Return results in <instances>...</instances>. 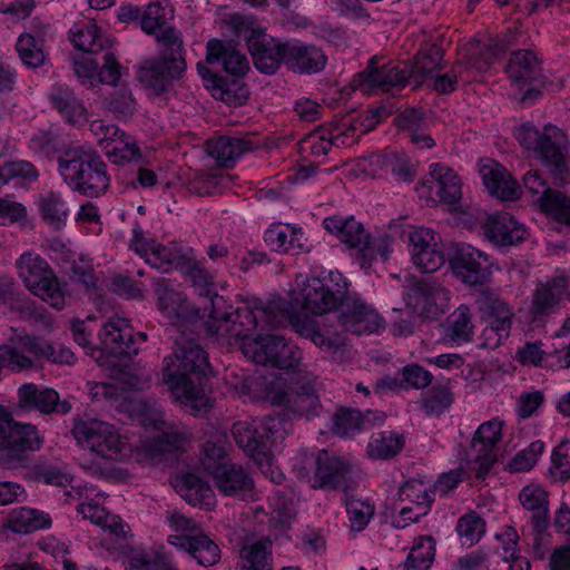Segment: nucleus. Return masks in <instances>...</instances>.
Here are the masks:
<instances>
[{
    "label": "nucleus",
    "instance_id": "f257e3e1",
    "mask_svg": "<svg viewBox=\"0 0 570 570\" xmlns=\"http://www.w3.org/2000/svg\"><path fill=\"white\" fill-rule=\"evenodd\" d=\"M215 320L217 321L215 332L239 341L244 355L255 363L289 368L302 358L301 351L287 344L283 337L263 335V331L278 324L265 308L243 307L238 308L234 315L215 316Z\"/></svg>",
    "mask_w": 570,
    "mask_h": 570
},
{
    "label": "nucleus",
    "instance_id": "f03ea898",
    "mask_svg": "<svg viewBox=\"0 0 570 570\" xmlns=\"http://www.w3.org/2000/svg\"><path fill=\"white\" fill-rule=\"evenodd\" d=\"M141 385L136 375L124 374L114 383L96 384L95 393L112 400L119 411L128 413L134 421L150 432L153 439L138 449L137 458L140 462L157 464L167 453L180 449L185 439L161 419V413L156 407L140 399L138 391Z\"/></svg>",
    "mask_w": 570,
    "mask_h": 570
},
{
    "label": "nucleus",
    "instance_id": "7ed1b4c3",
    "mask_svg": "<svg viewBox=\"0 0 570 570\" xmlns=\"http://www.w3.org/2000/svg\"><path fill=\"white\" fill-rule=\"evenodd\" d=\"M297 287L299 288L293 291L286 309L291 324L298 334L309 337L318 347H333V342L315 330L309 316L334 309L338 299L346 293V281L338 272H330L322 278L301 277L297 279Z\"/></svg>",
    "mask_w": 570,
    "mask_h": 570
},
{
    "label": "nucleus",
    "instance_id": "20e7f679",
    "mask_svg": "<svg viewBox=\"0 0 570 570\" xmlns=\"http://www.w3.org/2000/svg\"><path fill=\"white\" fill-rule=\"evenodd\" d=\"M208 367L205 352L196 344L176 351L165 360L163 380L174 397L189 406L196 414L206 411L209 401L203 389L205 371Z\"/></svg>",
    "mask_w": 570,
    "mask_h": 570
},
{
    "label": "nucleus",
    "instance_id": "39448f33",
    "mask_svg": "<svg viewBox=\"0 0 570 570\" xmlns=\"http://www.w3.org/2000/svg\"><path fill=\"white\" fill-rule=\"evenodd\" d=\"M72 434L85 452L81 466L94 473H105L129 450L126 438L112 424L98 419L77 421Z\"/></svg>",
    "mask_w": 570,
    "mask_h": 570
},
{
    "label": "nucleus",
    "instance_id": "423d86ee",
    "mask_svg": "<svg viewBox=\"0 0 570 570\" xmlns=\"http://www.w3.org/2000/svg\"><path fill=\"white\" fill-rule=\"evenodd\" d=\"M285 420L283 417L255 419L250 422H237L233 426L236 443L244 452L253 458L262 473L273 482L279 483L283 472L274 465L269 449L285 436Z\"/></svg>",
    "mask_w": 570,
    "mask_h": 570
},
{
    "label": "nucleus",
    "instance_id": "0eeeda50",
    "mask_svg": "<svg viewBox=\"0 0 570 570\" xmlns=\"http://www.w3.org/2000/svg\"><path fill=\"white\" fill-rule=\"evenodd\" d=\"M58 169L69 187L87 196H98L109 186L106 165L90 147L68 149L60 157Z\"/></svg>",
    "mask_w": 570,
    "mask_h": 570
},
{
    "label": "nucleus",
    "instance_id": "6e6552de",
    "mask_svg": "<svg viewBox=\"0 0 570 570\" xmlns=\"http://www.w3.org/2000/svg\"><path fill=\"white\" fill-rule=\"evenodd\" d=\"M229 23L247 43L255 67L264 73H274L282 62L287 63L288 42L266 35L265 28L249 16L235 13Z\"/></svg>",
    "mask_w": 570,
    "mask_h": 570
},
{
    "label": "nucleus",
    "instance_id": "1a4fd4ad",
    "mask_svg": "<svg viewBox=\"0 0 570 570\" xmlns=\"http://www.w3.org/2000/svg\"><path fill=\"white\" fill-rule=\"evenodd\" d=\"M514 136L525 149L538 154L556 180L562 183L567 179L570 165L564 153L567 139L561 129L547 126L541 134L532 125L523 124L515 128Z\"/></svg>",
    "mask_w": 570,
    "mask_h": 570
},
{
    "label": "nucleus",
    "instance_id": "9d476101",
    "mask_svg": "<svg viewBox=\"0 0 570 570\" xmlns=\"http://www.w3.org/2000/svg\"><path fill=\"white\" fill-rule=\"evenodd\" d=\"M19 278L26 288L57 309L67 302L66 285L61 284L50 265L40 255L26 252L16 261Z\"/></svg>",
    "mask_w": 570,
    "mask_h": 570
},
{
    "label": "nucleus",
    "instance_id": "9b49d317",
    "mask_svg": "<svg viewBox=\"0 0 570 570\" xmlns=\"http://www.w3.org/2000/svg\"><path fill=\"white\" fill-rule=\"evenodd\" d=\"M416 193L429 207L443 204L454 210L462 198V180L452 168L433 163L428 176L416 187Z\"/></svg>",
    "mask_w": 570,
    "mask_h": 570
},
{
    "label": "nucleus",
    "instance_id": "f8f14e48",
    "mask_svg": "<svg viewBox=\"0 0 570 570\" xmlns=\"http://www.w3.org/2000/svg\"><path fill=\"white\" fill-rule=\"evenodd\" d=\"M98 337L100 344L97 348L104 357L98 363L108 366L117 365L125 356L137 354L136 341L145 342L147 338L141 332L134 336L129 321L120 316L109 318L99 331Z\"/></svg>",
    "mask_w": 570,
    "mask_h": 570
},
{
    "label": "nucleus",
    "instance_id": "ddd939ff",
    "mask_svg": "<svg viewBox=\"0 0 570 570\" xmlns=\"http://www.w3.org/2000/svg\"><path fill=\"white\" fill-rule=\"evenodd\" d=\"M42 442L43 438L36 426L14 422L11 414L0 405V450L9 468H17L20 463L19 454L39 450Z\"/></svg>",
    "mask_w": 570,
    "mask_h": 570
},
{
    "label": "nucleus",
    "instance_id": "4468645a",
    "mask_svg": "<svg viewBox=\"0 0 570 570\" xmlns=\"http://www.w3.org/2000/svg\"><path fill=\"white\" fill-rule=\"evenodd\" d=\"M203 465L213 475L218 490L225 495H236L243 499L252 497L253 480L243 468L228 463L222 450L209 452L205 448Z\"/></svg>",
    "mask_w": 570,
    "mask_h": 570
},
{
    "label": "nucleus",
    "instance_id": "2eb2a0df",
    "mask_svg": "<svg viewBox=\"0 0 570 570\" xmlns=\"http://www.w3.org/2000/svg\"><path fill=\"white\" fill-rule=\"evenodd\" d=\"M90 130L110 161L125 165L140 159L141 151L137 141L116 125L94 120Z\"/></svg>",
    "mask_w": 570,
    "mask_h": 570
},
{
    "label": "nucleus",
    "instance_id": "dca6fc26",
    "mask_svg": "<svg viewBox=\"0 0 570 570\" xmlns=\"http://www.w3.org/2000/svg\"><path fill=\"white\" fill-rule=\"evenodd\" d=\"M450 266L455 277L470 286L482 285L492 274L489 256L469 244L456 246Z\"/></svg>",
    "mask_w": 570,
    "mask_h": 570
},
{
    "label": "nucleus",
    "instance_id": "f3484780",
    "mask_svg": "<svg viewBox=\"0 0 570 570\" xmlns=\"http://www.w3.org/2000/svg\"><path fill=\"white\" fill-rule=\"evenodd\" d=\"M302 465H295L298 474L306 476L312 488H332L337 478L345 471L344 461L327 451L303 453L299 458Z\"/></svg>",
    "mask_w": 570,
    "mask_h": 570
},
{
    "label": "nucleus",
    "instance_id": "a211bd4d",
    "mask_svg": "<svg viewBox=\"0 0 570 570\" xmlns=\"http://www.w3.org/2000/svg\"><path fill=\"white\" fill-rule=\"evenodd\" d=\"M409 252L413 265L424 273L439 271L445 262L439 236L431 228L417 227L410 232Z\"/></svg>",
    "mask_w": 570,
    "mask_h": 570
},
{
    "label": "nucleus",
    "instance_id": "6ab92c4d",
    "mask_svg": "<svg viewBox=\"0 0 570 570\" xmlns=\"http://www.w3.org/2000/svg\"><path fill=\"white\" fill-rule=\"evenodd\" d=\"M400 500L403 505L394 524L405 528L429 513L433 501L432 483L423 479L406 481L400 489Z\"/></svg>",
    "mask_w": 570,
    "mask_h": 570
},
{
    "label": "nucleus",
    "instance_id": "aec40b11",
    "mask_svg": "<svg viewBox=\"0 0 570 570\" xmlns=\"http://www.w3.org/2000/svg\"><path fill=\"white\" fill-rule=\"evenodd\" d=\"M483 318L488 323L482 331L481 346L497 348L509 336L512 325V311L510 306L497 298H487L481 305Z\"/></svg>",
    "mask_w": 570,
    "mask_h": 570
},
{
    "label": "nucleus",
    "instance_id": "412c9836",
    "mask_svg": "<svg viewBox=\"0 0 570 570\" xmlns=\"http://www.w3.org/2000/svg\"><path fill=\"white\" fill-rule=\"evenodd\" d=\"M386 170H391L396 180L407 181L414 176L416 165L409 158L395 154L372 155L358 159L351 173L354 176L376 177Z\"/></svg>",
    "mask_w": 570,
    "mask_h": 570
},
{
    "label": "nucleus",
    "instance_id": "4be33fe9",
    "mask_svg": "<svg viewBox=\"0 0 570 570\" xmlns=\"http://www.w3.org/2000/svg\"><path fill=\"white\" fill-rule=\"evenodd\" d=\"M129 247L155 268L168 271L170 266H174L184 269L183 261L186 255H183L177 248L161 247L155 240L145 238L139 226H135L132 229Z\"/></svg>",
    "mask_w": 570,
    "mask_h": 570
},
{
    "label": "nucleus",
    "instance_id": "5701e85b",
    "mask_svg": "<svg viewBox=\"0 0 570 570\" xmlns=\"http://www.w3.org/2000/svg\"><path fill=\"white\" fill-rule=\"evenodd\" d=\"M478 173L487 190L502 200H515L521 195L518 183L510 173L492 158H481Z\"/></svg>",
    "mask_w": 570,
    "mask_h": 570
},
{
    "label": "nucleus",
    "instance_id": "b1692460",
    "mask_svg": "<svg viewBox=\"0 0 570 570\" xmlns=\"http://www.w3.org/2000/svg\"><path fill=\"white\" fill-rule=\"evenodd\" d=\"M502 426L501 420L492 419L482 423L475 431L472 448L478 453L473 462L476 478H483L489 471L493 462L492 451L502 436Z\"/></svg>",
    "mask_w": 570,
    "mask_h": 570
},
{
    "label": "nucleus",
    "instance_id": "393cba45",
    "mask_svg": "<svg viewBox=\"0 0 570 570\" xmlns=\"http://www.w3.org/2000/svg\"><path fill=\"white\" fill-rule=\"evenodd\" d=\"M183 49L177 52L170 50V57L164 53L163 61L154 59L146 60L141 63L138 70V78L140 82L151 89H161L165 85L167 77H178L186 69V63L183 58Z\"/></svg>",
    "mask_w": 570,
    "mask_h": 570
},
{
    "label": "nucleus",
    "instance_id": "a878e982",
    "mask_svg": "<svg viewBox=\"0 0 570 570\" xmlns=\"http://www.w3.org/2000/svg\"><path fill=\"white\" fill-rule=\"evenodd\" d=\"M372 58L367 69L352 80V88L365 95H372L376 90H389L406 82L409 75L396 67L376 68Z\"/></svg>",
    "mask_w": 570,
    "mask_h": 570
},
{
    "label": "nucleus",
    "instance_id": "bb28decb",
    "mask_svg": "<svg viewBox=\"0 0 570 570\" xmlns=\"http://www.w3.org/2000/svg\"><path fill=\"white\" fill-rule=\"evenodd\" d=\"M484 233L497 246H514L528 237L527 227L509 214L489 216Z\"/></svg>",
    "mask_w": 570,
    "mask_h": 570
},
{
    "label": "nucleus",
    "instance_id": "cd10ccee",
    "mask_svg": "<svg viewBox=\"0 0 570 570\" xmlns=\"http://www.w3.org/2000/svg\"><path fill=\"white\" fill-rule=\"evenodd\" d=\"M167 541L170 546L188 552L199 564L205 567L215 564L220 558L218 546L205 534H170Z\"/></svg>",
    "mask_w": 570,
    "mask_h": 570
},
{
    "label": "nucleus",
    "instance_id": "c85d7f7f",
    "mask_svg": "<svg viewBox=\"0 0 570 570\" xmlns=\"http://www.w3.org/2000/svg\"><path fill=\"white\" fill-rule=\"evenodd\" d=\"M141 29L156 37L158 42L168 47V50L179 51L181 40L179 33L166 26V11L160 3L148 4L141 16Z\"/></svg>",
    "mask_w": 570,
    "mask_h": 570
},
{
    "label": "nucleus",
    "instance_id": "c756f323",
    "mask_svg": "<svg viewBox=\"0 0 570 570\" xmlns=\"http://www.w3.org/2000/svg\"><path fill=\"white\" fill-rule=\"evenodd\" d=\"M19 407L23 410H39L42 413L56 411L67 413L71 406L68 402L59 403V395L52 389L39 390L35 384H24L18 390Z\"/></svg>",
    "mask_w": 570,
    "mask_h": 570
},
{
    "label": "nucleus",
    "instance_id": "7c9ffc66",
    "mask_svg": "<svg viewBox=\"0 0 570 570\" xmlns=\"http://www.w3.org/2000/svg\"><path fill=\"white\" fill-rule=\"evenodd\" d=\"M450 294L440 286L420 287L409 295V305L425 318H438L449 306Z\"/></svg>",
    "mask_w": 570,
    "mask_h": 570
},
{
    "label": "nucleus",
    "instance_id": "2f4dec72",
    "mask_svg": "<svg viewBox=\"0 0 570 570\" xmlns=\"http://www.w3.org/2000/svg\"><path fill=\"white\" fill-rule=\"evenodd\" d=\"M77 512L82 519L89 520L92 524L100 527L106 534L116 539H125L130 534V527L120 517L110 514L94 501L80 503L77 507Z\"/></svg>",
    "mask_w": 570,
    "mask_h": 570
},
{
    "label": "nucleus",
    "instance_id": "473e14b6",
    "mask_svg": "<svg viewBox=\"0 0 570 570\" xmlns=\"http://www.w3.org/2000/svg\"><path fill=\"white\" fill-rule=\"evenodd\" d=\"M173 485L177 493L190 505L210 509L215 504V494L210 487L195 474L176 476Z\"/></svg>",
    "mask_w": 570,
    "mask_h": 570
},
{
    "label": "nucleus",
    "instance_id": "72a5a7b5",
    "mask_svg": "<svg viewBox=\"0 0 570 570\" xmlns=\"http://www.w3.org/2000/svg\"><path fill=\"white\" fill-rule=\"evenodd\" d=\"M51 527V518L48 513L27 507L12 509L2 528L16 533H30Z\"/></svg>",
    "mask_w": 570,
    "mask_h": 570
},
{
    "label": "nucleus",
    "instance_id": "f704fd0d",
    "mask_svg": "<svg viewBox=\"0 0 570 570\" xmlns=\"http://www.w3.org/2000/svg\"><path fill=\"white\" fill-rule=\"evenodd\" d=\"M223 60L225 70L234 76H244L249 70V63L242 52L230 45L218 39H212L207 43L206 62L213 63Z\"/></svg>",
    "mask_w": 570,
    "mask_h": 570
},
{
    "label": "nucleus",
    "instance_id": "c9c22d12",
    "mask_svg": "<svg viewBox=\"0 0 570 570\" xmlns=\"http://www.w3.org/2000/svg\"><path fill=\"white\" fill-rule=\"evenodd\" d=\"M567 296L568 282L564 276H557L537 286L532 308L537 314L548 313L559 306Z\"/></svg>",
    "mask_w": 570,
    "mask_h": 570
},
{
    "label": "nucleus",
    "instance_id": "e433bc0d",
    "mask_svg": "<svg viewBox=\"0 0 570 570\" xmlns=\"http://www.w3.org/2000/svg\"><path fill=\"white\" fill-rule=\"evenodd\" d=\"M325 229L351 248L363 247L366 235L362 225L354 217L331 216L324 219Z\"/></svg>",
    "mask_w": 570,
    "mask_h": 570
},
{
    "label": "nucleus",
    "instance_id": "4c0bfd02",
    "mask_svg": "<svg viewBox=\"0 0 570 570\" xmlns=\"http://www.w3.org/2000/svg\"><path fill=\"white\" fill-rule=\"evenodd\" d=\"M268 540L247 541L239 550L236 570H273Z\"/></svg>",
    "mask_w": 570,
    "mask_h": 570
},
{
    "label": "nucleus",
    "instance_id": "58836bf2",
    "mask_svg": "<svg viewBox=\"0 0 570 570\" xmlns=\"http://www.w3.org/2000/svg\"><path fill=\"white\" fill-rule=\"evenodd\" d=\"M38 207L42 219L51 227H63L69 217V206L59 191L48 190L38 198Z\"/></svg>",
    "mask_w": 570,
    "mask_h": 570
},
{
    "label": "nucleus",
    "instance_id": "ea45409f",
    "mask_svg": "<svg viewBox=\"0 0 570 570\" xmlns=\"http://www.w3.org/2000/svg\"><path fill=\"white\" fill-rule=\"evenodd\" d=\"M304 233L302 228L291 224H273L264 234L265 243L276 252L303 247Z\"/></svg>",
    "mask_w": 570,
    "mask_h": 570
},
{
    "label": "nucleus",
    "instance_id": "a19ab883",
    "mask_svg": "<svg viewBox=\"0 0 570 570\" xmlns=\"http://www.w3.org/2000/svg\"><path fill=\"white\" fill-rule=\"evenodd\" d=\"M382 413L366 412L362 414L357 410L341 409L334 416L333 429L341 436H348L365 428L370 423H382Z\"/></svg>",
    "mask_w": 570,
    "mask_h": 570
},
{
    "label": "nucleus",
    "instance_id": "79ce46f5",
    "mask_svg": "<svg viewBox=\"0 0 570 570\" xmlns=\"http://www.w3.org/2000/svg\"><path fill=\"white\" fill-rule=\"evenodd\" d=\"M287 63L301 72H317L326 65V56L314 46L288 43Z\"/></svg>",
    "mask_w": 570,
    "mask_h": 570
},
{
    "label": "nucleus",
    "instance_id": "37998d69",
    "mask_svg": "<svg viewBox=\"0 0 570 570\" xmlns=\"http://www.w3.org/2000/svg\"><path fill=\"white\" fill-rule=\"evenodd\" d=\"M23 351L31 358V366L35 360L47 358L55 363L72 365L76 357L72 351L66 346L56 348L53 345L33 337L23 340Z\"/></svg>",
    "mask_w": 570,
    "mask_h": 570
},
{
    "label": "nucleus",
    "instance_id": "c03bdc74",
    "mask_svg": "<svg viewBox=\"0 0 570 570\" xmlns=\"http://www.w3.org/2000/svg\"><path fill=\"white\" fill-rule=\"evenodd\" d=\"M519 501L522 508L531 513L537 525L548 521V494L541 485L531 483L523 487L519 493Z\"/></svg>",
    "mask_w": 570,
    "mask_h": 570
},
{
    "label": "nucleus",
    "instance_id": "a18cd8bd",
    "mask_svg": "<svg viewBox=\"0 0 570 570\" xmlns=\"http://www.w3.org/2000/svg\"><path fill=\"white\" fill-rule=\"evenodd\" d=\"M343 326L355 334H373L383 328L382 318L366 305H360L344 316Z\"/></svg>",
    "mask_w": 570,
    "mask_h": 570
},
{
    "label": "nucleus",
    "instance_id": "49530a36",
    "mask_svg": "<svg viewBox=\"0 0 570 570\" xmlns=\"http://www.w3.org/2000/svg\"><path fill=\"white\" fill-rule=\"evenodd\" d=\"M449 340L461 345L471 341L474 334L472 313L466 305H460L448 318L445 330Z\"/></svg>",
    "mask_w": 570,
    "mask_h": 570
},
{
    "label": "nucleus",
    "instance_id": "de8ad7c7",
    "mask_svg": "<svg viewBox=\"0 0 570 570\" xmlns=\"http://www.w3.org/2000/svg\"><path fill=\"white\" fill-rule=\"evenodd\" d=\"M197 69L205 87L212 92L214 98L219 99L228 105H235L239 102V100L245 99V90L238 82L233 83L237 90V94H233L229 88H226L224 80L212 73L205 63L199 62L197 65Z\"/></svg>",
    "mask_w": 570,
    "mask_h": 570
},
{
    "label": "nucleus",
    "instance_id": "09e8293b",
    "mask_svg": "<svg viewBox=\"0 0 570 570\" xmlns=\"http://www.w3.org/2000/svg\"><path fill=\"white\" fill-rule=\"evenodd\" d=\"M404 443L402 434L394 431H383L372 435L367 444V454L373 459L387 460L401 452Z\"/></svg>",
    "mask_w": 570,
    "mask_h": 570
},
{
    "label": "nucleus",
    "instance_id": "8fccbe9b",
    "mask_svg": "<svg viewBox=\"0 0 570 570\" xmlns=\"http://www.w3.org/2000/svg\"><path fill=\"white\" fill-rule=\"evenodd\" d=\"M271 402L276 405L288 404L299 415L311 417L318 413L320 402L313 391L287 392L285 395H268Z\"/></svg>",
    "mask_w": 570,
    "mask_h": 570
},
{
    "label": "nucleus",
    "instance_id": "3c124183",
    "mask_svg": "<svg viewBox=\"0 0 570 570\" xmlns=\"http://www.w3.org/2000/svg\"><path fill=\"white\" fill-rule=\"evenodd\" d=\"M435 557V541L432 537L414 539L409 556L400 570H428Z\"/></svg>",
    "mask_w": 570,
    "mask_h": 570
},
{
    "label": "nucleus",
    "instance_id": "603ef678",
    "mask_svg": "<svg viewBox=\"0 0 570 570\" xmlns=\"http://www.w3.org/2000/svg\"><path fill=\"white\" fill-rule=\"evenodd\" d=\"M70 39L76 48L85 52H99L111 46V40L102 37L99 27L95 23L70 30Z\"/></svg>",
    "mask_w": 570,
    "mask_h": 570
},
{
    "label": "nucleus",
    "instance_id": "864d4df0",
    "mask_svg": "<svg viewBox=\"0 0 570 570\" xmlns=\"http://www.w3.org/2000/svg\"><path fill=\"white\" fill-rule=\"evenodd\" d=\"M207 154L220 166H229L244 151L240 140L218 137L207 142Z\"/></svg>",
    "mask_w": 570,
    "mask_h": 570
},
{
    "label": "nucleus",
    "instance_id": "5fc2aeb1",
    "mask_svg": "<svg viewBox=\"0 0 570 570\" xmlns=\"http://www.w3.org/2000/svg\"><path fill=\"white\" fill-rule=\"evenodd\" d=\"M537 67V57L529 50L515 51L511 56L507 72L515 81H527L534 75Z\"/></svg>",
    "mask_w": 570,
    "mask_h": 570
},
{
    "label": "nucleus",
    "instance_id": "6e6d98bb",
    "mask_svg": "<svg viewBox=\"0 0 570 570\" xmlns=\"http://www.w3.org/2000/svg\"><path fill=\"white\" fill-rule=\"evenodd\" d=\"M456 532L462 546L472 547L485 533V523L476 513H466L459 519Z\"/></svg>",
    "mask_w": 570,
    "mask_h": 570
},
{
    "label": "nucleus",
    "instance_id": "4d7b16f0",
    "mask_svg": "<svg viewBox=\"0 0 570 570\" xmlns=\"http://www.w3.org/2000/svg\"><path fill=\"white\" fill-rule=\"evenodd\" d=\"M17 51L27 67L38 68L46 61L42 43L30 33H23L18 38Z\"/></svg>",
    "mask_w": 570,
    "mask_h": 570
},
{
    "label": "nucleus",
    "instance_id": "13d9d810",
    "mask_svg": "<svg viewBox=\"0 0 570 570\" xmlns=\"http://www.w3.org/2000/svg\"><path fill=\"white\" fill-rule=\"evenodd\" d=\"M95 317H87L86 320H75L71 322V333L73 340L79 344L85 352L92 357L96 362H102L104 357L98 352L97 346L91 344L92 332L95 331Z\"/></svg>",
    "mask_w": 570,
    "mask_h": 570
},
{
    "label": "nucleus",
    "instance_id": "bf43d9fd",
    "mask_svg": "<svg viewBox=\"0 0 570 570\" xmlns=\"http://www.w3.org/2000/svg\"><path fill=\"white\" fill-rule=\"evenodd\" d=\"M52 100L57 110L68 122L78 126L87 122V109L70 92L55 96Z\"/></svg>",
    "mask_w": 570,
    "mask_h": 570
},
{
    "label": "nucleus",
    "instance_id": "052dcab7",
    "mask_svg": "<svg viewBox=\"0 0 570 570\" xmlns=\"http://www.w3.org/2000/svg\"><path fill=\"white\" fill-rule=\"evenodd\" d=\"M523 187L532 204L541 212L543 200L557 195L558 190L548 187L546 180L538 170H529L523 176Z\"/></svg>",
    "mask_w": 570,
    "mask_h": 570
},
{
    "label": "nucleus",
    "instance_id": "680f3d73",
    "mask_svg": "<svg viewBox=\"0 0 570 570\" xmlns=\"http://www.w3.org/2000/svg\"><path fill=\"white\" fill-rule=\"evenodd\" d=\"M542 210L551 220L570 227V197L563 193L558 191L557 195H551L550 198L543 200Z\"/></svg>",
    "mask_w": 570,
    "mask_h": 570
},
{
    "label": "nucleus",
    "instance_id": "e2e57ef3",
    "mask_svg": "<svg viewBox=\"0 0 570 570\" xmlns=\"http://www.w3.org/2000/svg\"><path fill=\"white\" fill-rule=\"evenodd\" d=\"M3 170L9 183L16 181L19 185L35 183L39 177L36 167L30 161L23 159L6 161Z\"/></svg>",
    "mask_w": 570,
    "mask_h": 570
},
{
    "label": "nucleus",
    "instance_id": "0e129e2a",
    "mask_svg": "<svg viewBox=\"0 0 570 570\" xmlns=\"http://www.w3.org/2000/svg\"><path fill=\"white\" fill-rule=\"evenodd\" d=\"M373 122L374 120L372 119L371 124L363 126L362 122L353 120L343 124L340 128H335L334 132H330L334 146L348 147L354 145L363 134L373 127Z\"/></svg>",
    "mask_w": 570,
    "mask_h": 570
},
{
    "label": "nucleus",
    "instance_id": "69168bd1",
    "mask_svg": "<svg viewBox=\"0 0 570 570\" xmlns=\"http://www.w3.org/2000/svg\"><path fill=\"white\" fill-rule=\"evenodd\" d=\"M332 145L334 144L331 134L326 129L320 128L308 134L302 140L301 149L304 153L318 157L325 155Z\"/></svg>",
    "mask_w": 570,
    "mask_h": 570
},
{
    "label": "nucleus",
    "instance_id": "338daca9",
    "mask_svg": "<svg viewBox=\"0 0 570 570\" xmlns=\"http://www.w3.org/2000/svg\"><path fill=\"white\" fill-rule=\"evenodd\" d=\"M351 527L354 530H363L370 522L374 508L365 500L352 499L346 504Z\"/></svg>",
    "mask_w": 570,
    "mask_h": 570
},
{
    "label": "nucleus",
    "instance_id": "774afa93",
    "mask_svg": "<svg viewBox=\"0 0 570 570\" xmlns=\"http://www.w3.org/2000/svg\"><path fill=\"white\" fill-rule=\"evenodd\" d=\"M121 561L126 570H156L146 551L141 548L125 547Z\"/></svg>",
    "mask_w": 570,
    "mask_h": 570
}]
</instances>
